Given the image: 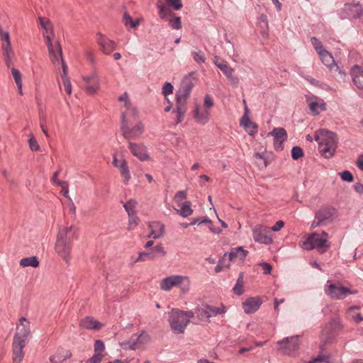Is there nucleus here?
<instances>
[{
  "label": "nucleus",
  "mask_w": 363,
  "mask_h": 363,
  "mask_svg": "<svg viewBox=\"0 0 363 363\" xmlns=\"http://www.w3.org/2000/svg\"><path fill=\"white\" fill-rule=\"evenodd\" d=\"M191 55L194 61L199 64H202L206 62V56L201 50L192 52Z\"/></svg>",
  "instance_id": "a19ab883"
},
{
  "label": "nucleus",
  "mask_w": 363,
  "mask_h": 363,
  "mask_svg": "<svg viewBox=\"0 0 363 363\" xmlns=\"http://www.w3.org/2000/svg\"><path fill=\"white\" fill-rule=\"evenodd\" d=\"M168 4L173 7L174 10H179L182 8L183 5L182 0H166Z\"/></svg>",
  "instance_id": "13d9d810"
},
{
  "label": "nucleus",
  "mask_w": 363,
  "mask_h": 363,
  "mask_svg": "<svg viewBox=\"0 0 363 363\" xmlns=\"http://www.w3.org/2000/svg\"><path fill=\"white\" fill-rule=\"evenodd\" d=\"M158 8L160 10L159 13H160V17L163 19H164L168 16H171L174 15V13L172 12V11L169 8H167V6H165L164 5H159Z\"/></svg>",
  "instance_id": "79ce46f5"
},
{
  "label": "nucleus",
  "mask_w": 363,
  "mask_h": 363,
  "mask_svg": "<svg viewBox=\"0 0 363 363\" xmlns=\"http://www.w3.org/2000/svg\"><path fill=\"white\" fill-rule=\"evenodd\" d=\"M138 204V202L134 199H130L128 201H127L125 203H124L123 207L125 209L126 212L128 213V216H130L133 214L136 213V211H135V208Z\"/></svg>",
  "instance_id": "e433bc0d"
},
{
  "label": "nucleus",
  "mask_w": 363,
  "mask_h": 363,
  "mask_svg": "<svg viewBox=\"0 0 363 363\" xmlns=\"http://www.w3.org/2000/svg\"><path fill=\"white\" fill-rule=\"evenodd\" d=\"M128 147L131 153L137 157L140 161L150 160V155L147 153V147L143 144H138L129 142Z\"/></svg>",
  "instance_id": "aec40b11"
},
{
  "label": "nucleus",
  "mask_w": 363,
  "mask_h": 363,
  "mask_svg": "<svg viewBox=\"0 0 363 363\" xmlns=\"http://www.w3.org/2000/svg\"><path fill=\"white\" fill-rule=\"evenodd\" d=\"M60 62L61 63L62 69V73H61V74H60L61 78L62 79L69 78L68 77V68H67V66L65 62L63 60V57L60 60Z\"/></svg>",
  "instance_id": "052dcab7"
},
{
  "label": "nucleus",
  "mask_w": 363,
  "mask_h": 363,
  "mask_svg": "<svg viewBox=\"0 0 363 363\" xmlns=\"http://www.w3.org/2000/svg\"><path fill=\"white\" fill-rule=\"evenodd\" d=\"M173 91V86L169 82H166L162 87V94L167 96Z\"/></svg>",
  "instance_id": "680f3d73"
},
{
  "label": "nucleus",
  "mask_w": 363,
  "mask_h": 363,
  "mask_svg": "<svg viewBox=\"0 0 363 363\" xmlns=\"http://www.w3.org/2000/svg\"><path fill=\"white\" fill-rule=\"evenodd\" d=\"M344 10L351 18H358L362 14V9L358 3L345 4Z\"/></svg>",
  "instance_id": "bb28decb"
},
{
  "label": "nucleus",
  "mask_w": 363,
  "mask_h": 363,
  "mask_svg": "<svg viewBox=\"0 0 363 363\" xmlns=\"http://www.w3.org/2000/svg\"><path fill=\"white\" fill-rule=\"evenodd\" d=\"M57 185L62 187V192L63 196L66 198L70 199L69 196L68 184L67 182H57Z\"/></svg>",
  "instance_id": "e2e57ef3"
},
{
  "label": "nucleus",
  "mask_w": 363,
  "mask_h": 363,
  "mask_svg": "<svg viewBox=\"0 0 363 363\" xmlns=\"http://www.w3.org/2000/svg\"><path fill=\"white\" fill-rule=\"evenodd\" d=\"M194 118L198 123L206 124L209 120V111H200L199 106H196L194 110Z\"/></svg>",
  "instance_id": "2f4dec72"
},
{
  "label": "nucleus",
  "mask_w": 363,
  "mask_h": 363,
  "mask_svg": "<svg viewBox=\"0 0 363 363\" xmlns=\"http://www.w3.org/2000/svg\"><path fill=\"white\" fill-rule=\"evenodd\" d=\"M260 265L262 267L264 274H269L272 272V266L268 263H261Z\"/></svg>",
  "instance_id": "774afa93"
},
{
  "label": "nucleus",
  "mask_w": 363,
  "mask_h": 363,
  "mask_svg": "<svg viewBox=\"0 0 363 363\" xmlns=\"http://www.w3.org/2000/svg\"><path fill=\"white\" fill-rule=\"evenodd\" d=\"M104 357L103 354L95 353L90 359L89 363H100Z\"/></svg>",
  "instance_id": "0e129e2a"
},
{
  "label": "nucleus",
  "mask_w": 363,
  "mask_h": 363,
  "mask_svg": "<svg viewBox=\"0 0 363 363\" xmlns=\"http://www.w3.org/2000/svg\"><path fill=\"white\" fill-rule=\"evenodd\" d=\"M11 74L16 84H22L21 74L17 69L12 67Z\"/></svg>",
  "instance_id": "864d4df0"
},
{
  "label": "nucleus",
  "mask_w": 363,
  "mask_h": 363,
  "mask_svg": "<svg viewBox=\"0 0 363 363\" xmlns=\"http://www.w3.org/2000/svg\"><path fill=\"white\" fill-rule=\"evenodd\" d=\"M20 265L23 267H37L39 265V262L36 257H30L22 259L20 261Z\"/></svg>",
  "instance_id": "72a5a7b5"
},
{
  "label": "nucleus",
  "mask_w": 363,
  "mask_h": 363,
  "mask_svg": "<svg viewBox=\"0 0 363 363\" xmlns=\"http://www.w3.org/2000/svg\"><path fill=\"white\" fill-rule=\"evenodd\" d=\"M240 125L243 126L245 130L248 133L249 135H253L257 131V125L252 122L249 118L247 121L240 119Z\"/></svg>",
  "instance_id": "473e14b6"
},
{
  "label": "nucleus",
  "mask_w": 363,
  "mask_h": 363,
  "mask_svg": "<svg viewBox=\"0 0 363 363\" xmlns=\"http://www.w3.org/2000/svg\"><path fill=\"white\" fill-rule=\"evenodd\" d=\"M262 303L260 297H250L242 303V308L245 313L250 314L256 312Z\"/></svg>",
  "instance_id": "5701e85b"
},
{
  "label": "nucleus",
  "mask_w": 363,
  "mask_h": 363,
  "mask_svg": "<svg viewBox=\"0 0 363 363\" xmlns=\"http://www.w3.org/2000/svg\"><path fill=\"white\" fill-rule=\"evenodd\" d=\"M45 43L48 47L50 60L56 66L63 57L62 47L57 40L53 41V39L45 40Z\"/></svg>",
  "instance_id": "1a4fd4ad"
},
{
  "label": "nucleus",
  "mask_w": 363,
  "mask_h": 363,
  "mask_svg": "<svg viewBox=\"0 0 363 363\" xmlns=\"http://www.w3.org/2000/svg\"><path fill=\"white\" fill-rule=\"evenodd\" d=\"M336 210L334 208H323L316 213L314 220L311 223V228H315L320 225H325L327 221L330 220L335 214Z\"/></svg>",
  "instance_id": "6e6552de"
},
{
  "label": "nucleus",
  "mask_w": 363,
  "mask_h": 363,
  "mask_svg": "<svg viewBox=\"0 0 363 363\" xmlns=\"http://www.w3.org/2000/svg\"><path fill=\"white\" fill-rule=\"evenodd\" d=\"M125 115L121 120V133L122 135L128 140H135L140 138L144 132V125L142 122H138L133 127L130 125L136 118H130L125 119Z\"/></svg>",
  "instance_id": "39448f33"
},
{
  "label": "nucleus",
  "mask_w": 363,
  "mask_h": 363,
  "mask_svg": "<svg viewBox=\"0 0 363 363\" xmlns=\"http://www.w3.org/2000/svg\"><path fill=\"white\" fill-rule=\"evenodd\" d=\"M83 81L85 82V91L90 95L96 93L100 87L99 77L95 72L87 76L83 77Z\"/></svg>",
  "instance_id": "ddd939ff"
},
{
  "label": "nucleus",
  "mask_w": 363,
  "mask_h": 363,
  "mask_svg": "<svg viewBox=\"0 0 363 363\" xmlns=\"http://www.w3.org/2000/svg\"><path fill=\"white\" fill-rule=\"evenodd\" d=\"M311 43L318 54L325 50L323 47L321 42H320L315 37L311 38Z\"/></svg>",
  "instance_id": "603ef678"
},
{
  "label": "nucleus",
  "mask_w": 363,
  "mask_h": 363,
  "mask_svg": "<svg viewBox=\"0 0 363 363\" xmlns=\"http://www.w3.org/2000/svg\"><path fill=\"white\" fill-rule=\"evenodd\" d=\"M342 328L343 326L339 320H332L329 322L322 331V335L325 336V342L331 340Z\"/></svg>",
  "instance_id": "2eb2a0df"
},
{
  "label": "nucleus",
  "mask_w": 363,
  "mask_h": 363,
  "mask_svg": "<svg viewBox=\"0 0 363 363\" xmlns=\"http://www.w3.org/2000/svg\"><path fill=\"white\" fill-rule=\"evenodd\" d=\"M191 203L189 201L178 203L179 209H176V211L182 217H188L193 213V210L191 208Z\"/></svg>",
  "instance_id": "7c9ffc66"
},
{
  "label": "nucleus",
  "mask_w": 363,
  "mask_h": 363,
  "mask_svg": "<svg viewBox=\"0 0 363 363\" xmlns=\"http://www.w3.org/2000/svg\"><path fill=\"white\" fill-rule=\"evenodd\" d=\"M30 335V323L24 317L19 320L16 326V331L12 342V352L13 363H21L24 357L23 348L28 342Z\"/></svg>",
  "instance_id": "f257e3e1"
},
{
  "label": "nucleus",
  "mask_w": 363,
  "mask_h": 363,
  "mask_svg": "<svg viewBox=\"0 0 363 363\" xmlns=\"http://www.w3.org/2000/svg\"><path fill=\"white\" fill-rule=\"evenodd\" d=\"M328 285L325 289V293L332 299L342 300L350 294H356L357 293V290H351L339 282L337 284H333L328 281Z\"/></svg>",
  "instance_id": "0eeeda50"
},
{
  "label": "nucleus",
  "mask_w": 363,
  "mask_h": 363,
  "mask_svg": "<svg viewBox=\"0 0 363 363\" xmlns=\"http://www.w3.org/2000/svg\"><path fill=\"white\" fill-rule=\"evenodd\" d=\"M150 253L146 252H140L138 257L134 261V262H143L145 261L147 258L150 257Z\"/></svg>",
  "instance_id": "338daca9"
},
{
  "label": "nucleus",
  "mask_w": 363,
  "mask_h": 363,
  "mask_svg": "<svg viewBox=\"0 0 363 363\" xmlns=\"http://www.w3.org/2000/svg\"><path fill=\"white\" fill-rule=\"evenodd\" d=\"M187 196L186 192L185 191H179L174 196V201L177 203H182V201L185 199Z\"/></svg>",
  "instance_id": "4d7b16f0"
},
{
  "label": "nucleus",
  "mask_w": 363,
  "mask_h": 363,
  "mask_svg": "<svg viewBox=\"0 0 363 363\" xmlns=\"http://www.w3.org/2000/svg\"><path fill=\"white\" fill-rule=\"evenodd\" d=\"M339 174L343 181L352 182L354 179L353 176L351 174V172L347 170H345L342 172H340Z\"/></svg>",
  "instance_id": "6e6d98bb"
},
{
  "label": "nucleus",
  "mask_w": 363,
  "mask_h": 363,
  "mask_svg": "<svg viewBox=\"0 0 363 363\" xmlns=\"http://www.w3.org/2000/svg\"><path fill=\"white\" fill-rule=\"evenodd\" d=\"M1 49L5 65L7 67H10L13 65V60L15 56L11 43H1Z\"/></svg>",
  "instance_id": "b1692460"
},
{
  "label": "nucleus",
  "mask_w": 363,
  "mask_h": 363,
  "mask_svg": "<svg viewBox=\"0 0 363 363\" xmlns=\"http://www.w3.org/2000/svg\"><path fill=\"white\" fill-rule=\"evenodd\" d=\"M309 108L314 115H318L320 111L325 109V104H318L316 101H312L309 104Z\"/></svg>",
  "instance_id": "4c0bfd02"
},
{
  "label": "nucleus",
  "mask_w": 363,
  "mask_h": 363,
  "mask_svg": "<svg viewBox=\"0 0 363 363\" xmlns=\"http://www.w3.org/2000/svg\"><path fill=\"white\" fill-rule=\"evenodd\" d=\"M123 22L125 26L130 25L131 28H135L140 25V20L139 18L133 20L128 13L125 12L123 17Z\"/></svg>",
  "instance_id": "f704fd0d"
},
{
  "label": "nucleus",
  "mask_w": 363,
  "mask_h": 363,
  "mask_svg": "<svg viewBox=\"0 0 363 363\" xmlns=\"http://www.w3.org/2000/svg\"><path fill=\"white\" fill-rule=\"evenodd\" d=\"M350 75L359 95L363 97V67L354 65L350 69Z\"/></svg>",
  "instance_id": "f3484780"
},
{
  "label": "nucleus",
  "mask_w": 363,
  "mask_h": 363,
  "mask_svg": "<svg viewBox=\"0 0 363 363\" xmlns=\"http://www.w3.org/2000/svg\"><path fill=\"white\" fill-rule=\"evenodd\" d=\"M60 353L59 357H56L57 363L62 362L63 361L68 359L71 357L72 353L70 351H66L64 354L63 351H58L56 354Z\"/></svg>",
  "instance_id": "09e8293b"
},
{
  "label": "nucleus",
  "mask_w": 363,
  "mask_h": 363,
  "mask_svg": "<svg viewBox=\"0 0 363 363\" xmlns=\"http://www.w3.org/2000/svg\"><path fill=\"white\" fill-rule=\"evenodd\" d=\"M96 39L101 50L105 55L111 54L116 49V43L104 36L101 33L96 34Z\"/></svg>",
  "instance_id": "412c9836"
},
{
  "label": "nucleus",
  "mask_w": 363,
  "mask_h": 363,
  "mask_svg": "<svg viewBox=\"0 0 363 363\" xmlns=\"http://www.w3.org/2000/svg\"><path fill=\"white\" fill-rule=\"evenodd\" d=\"M79 326L89 330H99L102 327V324L94 318L87 316L80 320Z\"/></svg>",
  "instance_id": "a878e982"
},
{
  "label": "nucleus",
  "mask_w": 363,
  "mask_h": 363,
  "mask_svg": "<svg viewBox=\"0 0 363 363\" xmlns=\"http://www.w3.org/2000/svg\"><path fill=\"white\" fill-rule=\"evenodd\" d=\"M128 217H129V223H128L129 229H131L133 227H135L136 225H138V224L140 222V219L137 216L136 213L133 214V216L132 215L128 216Z\"/></svg>",
  "instance_id": "3c124183"
},
{
  "label": "nucleus",
  "mask_w": 363,
  "mask_h": 363,
  "mask_svg": "<svg viewBox=\"0 0 363 363\" xmlns=\"http://www.w3.org/2000/svg\"><path fill=\"white\" fill-rule=\"evenodd\" d=\"M315 140L318 143V150L325 158L333 156L337 143V135L326 130H320L315 133Z\"/></svg>",
  "instance_id": "f03ea898"
},
{
  "label": "nucleus",
  "mask_w": 363,
  "mask_h": 363,
  "mask_svg": "<svg viewBox=\"0 0 363 363\" xmlns=\"http://www.w3.org/2000/svg\"><path fill=\"white\" fill-rule=\"evenodd\" d=\"M0 42L1 43H11V36L8 31L4 30L0 26Z\"/></svg>",
  "instance_id": "de8ad7c7"
},
{
  "label": "nucleus",
  "mask_w": 363,
  "mask_h": 363,
  "mask_svg": "<svg viewBox=\"0 0 363 363\" xmlns=\"http://www.w3.org/2000/svg\"><path fill=\"white\" fill-rule=\"evenodd\" d=\"M150 340V336L149 335L145 333V332H143L140 335L139 337H138L137 339V343H145V342H147ZM136 344L135 343H133V345L130 347V348L132 350H135V345Z\"/></svg>",
  "instance_id": "49530a36"
},
{
  "label": "nucleus",
  "mask_w": 363,
  "mask_h": 363,
  "mask_svg": "<svg viewBox=\"0 0 363 363\" xmlns=\"http://www.w3.org/2000/svg\"><path fill=\"white\" fill-rule=\"evenodd\" d=\"M299 246L306 250L315 249L318 252L323 254L329 249L330 243L328 239L321 238L320 234L312 233L305 240L299 242Z\"/></svg>",
  "instance_id": "20e7f679"
},
{
  "label": "nucleus",
  "mask_w": 363,
  "mask_h": 363,
  "mask_svg": "<svg viewBox=\"0 0 363 363\" xmlns=\"http://www.w3.org/2000/svg\"><path fill=\"white\" fill-rule=\"evenodd\" d=\"M112 164L119 169L121 175L123 178V182L127 184L130 179V174L128 166V162L123 156H122L119 160L116 155H113Z\"/></svg>",
  "instance_id": "dca6fc26"
},
{
  "label": "nucleus",
  "mask_w": 363,
  "mask_h": 363,
  "mask_svg": "<svg viewBox=\"0 0 363 363\" xmlns=\"http://www.w3.org/2000/svg\"><path fill=\"white\" fill-rule=\"evenodd\" d=\"M213 62L225 74L232 84H237L238 83V77H234L233 74L234 69L225 61L221 60L218 57L216 56L213 59Z\"/></svg>",
  "instance_id": "a211bd4d"
},
{
  "label": "nucleus",
  "mask_w": 363,
  "mask_h": 363,
  "mask_svg": "<svg viewBox=\"0 0 363 363\" xmlns=\"http://www.w3.org/2000/svg\"><path fill=\"white\" fill-rule=\"evenodd\" d=\"M198 317L201 320L206 318L209 320L211 317V313H210L209 309L208 308V305L198 308Z\"/></svg>",
  "instance_id": "58836bf2"
},
{
  "label": "nucleus",
  "mask_w": 363,
  "mask_h": 363,
  "mask_svg": "<svg viewBox=\"0 0 363 363\" xmlns=\"http://www.w3.org/2000/svg\"><path fill=\"white\" fill-rule=\"evenodd\" d=\"M72 247V242H55V250L56 253L67 264H69L71 261Z\"/></svg>",
  "instance_id": "4468645a"
},
{
  "label": "nucleus",
  "mask_w": 363,
  "mask_h": 363,
  "mask_svg": "<svg viewBox=\"0 0 363 363\" xmlns=\"http://www.w3.org/2000/svg\"><path fill=\"white\" fill-rule=\"evenodd\" d=\"M189 318L184 316L183 311L178 309H172L169 313V324L172 330L175 333H184Z\"/></svg>",
  "instance_id": "423d86ee"
},
{
  "label": "nucleus",
  "mask_w": 363,
  "mask_h": 363,
  "mask_svg": "<svg viewBox=\"0 0 363 363\" xmlns=\"http://www.w3.org/2000/svg\"><path fill=\"white\" fill-rule=\"evenodd\" d=\"M184 281L189 283V279L186 277L183 276H172L164 279L161 281V289L164 291L170 290L173 286H179Z\"/></svg>",
  "instance_id": "6ab92c4d"
},
{
  "label": "nucleus",
  "mask_w": 363,
  "mask_h": 363,
  "mask_svg": "<svg viewBox=\"0 0 363 363\" xmlns=\"http://www.w3.org/2000/svg\"><path fill=\"white\" fill-rule=\"evenodd\" d=\"M291 156L294 160H298L303 157V151L300 147H294L291 150Z\"/></svg>",
  "instance_id": "a18cd8bd"
},
{
  "label": "nucleus",
  "mask_w": 363,
  "mask_h": 363,
  "mask_svg": "<svg viewBox=\"0 0 363 363\" xmlns=\"http://www.w3.org/2000/svg\"><path fill=\"white\" fill-rule=\"evenodd\" d=\"M322 62L328 67H330L334 64V59L333 56L326 50H323L319 53Z\"/></svg>",
  "instance_id": "c9c22d12"
},
{
  "label": "nucleus",
  "mask_w": 363,
  "mask_h": 363,
  "mask_svg": "<svg viewBox=\"0 0 363 363\" xmlns=\"http://www.w3.org/2000/svg\"><path fill=\"white\" fill-rule=\"evenodd\" d=\"M28 143L32 151H38L40 149V145L37 140L35 139L33 135H30L28 140Z\"/></svg>",
  "instance_id": "8fccbe9b"
},
{
  "label": "nucleus",
  "mask_w": 363,
  "mask_h": 363,
  "mask_svg": "<svg viewBox=\"0 0 363 363\" xmlns=\"http://www.w3.org/2000/svg\"><path fill=\"white\" fill-rule=\"evenodd\" d=\"M38 20L41 27L44 30L43 36L45 39V41L53 39L55 34L53 33L52 25L50 21L45 17H39Z\"/></svg>",
  "instance_id": "393cba45"
},
{
  "label": "nucleus",
  "mask_w": 363,
  "mask_h": 363,
  "mask_svg": "<svg viewBox=\"0 0 363 363\" xmlns=\"http://www.w3.org/2000/svg\"><path fill=\"white\" fill-rule=\"evenodd\" d=\"M169 23L170 26L174 28L179 30L182 28L181 18L179 16H174L173 18H169Z\"/></svg>",
  "instance_id": "37998d69"
},
{
  "label": "nucleus",
  "mask_w": 363,
  "mask_h": 363,
  "mask_svg": "<svg viewBox=\"0 0 363 363\" xmlns=\"http://www.w3.org/2000/svg\"><path fill=\"white\" fill-rule=\"evenodd\" d=\"M208 308L209 309L210 313H211V317L213 315H217L218 314H222L225 313V308L223 306L220 307H214L208 305Z\"/></svg>",
  "instance_id": "c03bdc74"
},
{
  "label": "nucleus",
  "mask_w": 363,
  "mask_h": 363,
  "mask_svg": "<svg viewBox=\"0 0 363 363\" xmlns=\"http://www.w3.org/2000/svg\"><path fill=\"white\" fill-rule=\"evenodd\" d=\"M104 344L102 340H97L94 343V352L98 354H102L101 352L104 350Z\"/></svg>",
  "instance_id": "5fc2aeb1"
},
{
  "label": "nucleus",
  "mask_w": 363,
  "mask_h": 363,
  "mask_svg": "<svg viewBox=\"0 0 363 363\" xmlns=\"http://www.w3.org/2000/svg\"><path fill=\"white\" fill-rule=\"evenodd\" d=\"M149 228L150 229L151 234L154 238H159L164 234V225L157 222L149 223Z\"/></svg>",
  "instance_id": "c756f323"
},
{
  "label": "nucleus",
  "mask_w": 363,
  "mask_h": 363,
  "mask_svg": "<svg viewBox=\"0 0 363 363\" xmlns=\"http://www.w3.org/2000/svg\"><path fill=\"white\" fill-rule=\"evenodd\" d=\"M63 86H65V91L68 95L72 94V84L69 78L62 79Z\"/></svg>",
  "instance_id": "bf43d9fd"
},
{
  "label": "nucleus",
  "mask_w": 363,
  "mask_h": 363,
  "mask_svg": "<svg viewBox=\"0 0 363 363\" xmlns=\"http://www.w3.org/2000/svg\"><path fill=\"white\" fill-rule=\"evenodd\" d=\"M73 228L72 225L70 226H62L60 228L57 235L56 242H72L71 238L69 237V234L72 232Z\"/></svg>",
  "instance_id": "cd10ccee"
},
{
  "label": "nucleus",
  "mask_w": 363,
  "mask_h": 363,
  "mask_svg": "<svg viewBox=\"0 0 363 363\" xmlns=\"http://www.w3.org/2000/svg\"><path fill=\"white\" fill-rule=\"evenodd\" d=\"M118 100L123 103L125 111L121 113V120L123 116L125 115V119L130 118H137L138 116V111L132 103L130 102L129 95L127 92L123 93L121 96L118 97Z\"/></svg>",
  "instance_id": "9b49d317"
},
{
  "label": "nucleus",
  "mask_w": 363,
  "mask_h": 363,
  "mask_svg": "<svg viewBox=\"0 0 363 363\" xmlns=\"http://www.w3.org/2000/svg\"><path fill=\"white\" fill-rule=\"evenodd\" d=\"M193 86L194 84L191 82H184L182 87L177 92L176 108L174 110V112L177 113V123H179L184 120L186 112L187 99Z\"/></svg>",
  "instance_id": "7ed1b4c3"
},
{
  "label": "nucleus",
  "mask_w": 363,
  "mask_h": 363,
  "mask_svg": "<svg viewBox=\"0 0 363 363\" xmlns=\"http://www.w3.org/2000/svg\"><path fill=\"white\" fill-rule=\"evenodd\" d=\"M247 255L248 251L244 250L242 247H235L233 248L229 253V259L230 261H233L235 259H238L241 261H244Z\"/></svg>",
  "instance_id": "c85d7f7f"
},
{
  "label": "nucleus",
  "mask_w": 363,
  "mask_h": 363,
  "mask_svg": "<svg viewBox=\"0 0 363 363\" xmlns=\"http://www.w3.org/2000/svg\"><path fill=\"white\" fill-rule=\"evenodd\" d=\"M242 286H243V276L242 274L239 276L237 283L235 286L233 287V290L234 293L237 295H241L243 293L242 291Z\"/></svg>",
  "instance_id": "ea45409f"
},
{
  "label": "nucleus",
  "mask_w": 363,
  "mask_h": 363,
  "mask_svg": "<svg viewBox=\"0 0 363 363\" xmlns=\"http://www.w3.org/2000/svg\"><path fill=\"white\" fill-rule=\"evenodd\" d=\"M268 135L274 137V145L276 150L283 149V143L286 140V131L283 128H274Z\"/></svg>",
  "instance_id": "4be33fe9"
},
{
  "label": "nucleus",
  "mask_w": 363,
  "mask_h": 363,
  "mask_svg": "<svg viewBox=\"0 0 363 363\" xmlns=\"http://www.w3.org/2000/svg\"><path fill=\"white\" fill-rule=\"evenodd\" d=\"M86 59L91 62V64H94L95 62L94 60V55L93 51L90 50H86L84 52Z\"/></svg>",
  "instance_id": "69168bd1"
},
{
  "label": "nucleus",
  "mask_w": 363,
  "mask_h": 363,
  "mask_svg": "<svg viewBox=\"0 0 363 363\" xmlns=\"http://www.w3.org/2000/svg\"><path fill=\"white\" fill-rule=\"evenodd\" d=\"M269 228L262 225H257L252 229L253 239L255 242L269 245L272 242V239L268 235Z\"/></svg>",
  "instance_id": "9d476101"
},
{
  "label": "nucleus",
  "mask_w": 363,
  "mask_h": 363,
  "mask_svg": "<svg viewBox=\"0 0 363 363\" xmlns=\"http://www.w3.org/2000/svg\"><path fill=\"white\" fill-rule=\"evenodd\" d=\"M279 349L285 354L290 355L298 349V338L297 336L286 337L277 342Z\"/></svg>",
  "instance_id": "f8f14e48"
}]
</instances>
